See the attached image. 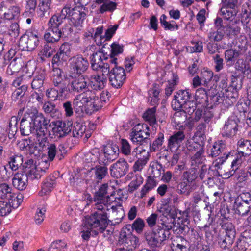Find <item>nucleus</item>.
<instances>
[{
  "instance_id": "obj_1",
  "label": "nucleus",
  "mask_w": 251,
  "mask_h": 251,
  "mask_svg": "<svg viewBox=\"0 0 251 251\" xmlns=\"http://www.w3.org/2000/svg\"><path fill=\"white\" fill-rule=\"evenodd\" d=\"M150 135L149 127L146 124H138L131 130L130 138L133 143L149 147L151 151L159 150L164 142L163 133L159 132L152 143L149 136Z\"/></svg>"
},
{
  "instance_id": "obj_2",
  "label": "nucleus",
  "mask_w": 251,
  "mask_h": 251,
  "mask_svg": "<svg viewBox=\"0 0 251 251\" xmlns=\"http://www.w3.org/2000/svg\"><path fill=\"white\" fill-rule=\"evenodd\" d=\"M219 224L225 232V235L219 236L218 244L220 247L225 251L230 249L234 242L236 236V230L232 223L225 217L220 219Z\"/></svg>"
},
{
  "instance_id": "obj_3",
  "label": "nucleus",
  "mask_w": 251,
  "mask_h": 251,
  "mask_svg": "<svg viewBox=\"0 0 251 251\" xmlns=\"http://www.w3.org/2000/svg\"><path fill=\"white\" fill-rule=\"evenodd\" d=\"M109 220L107 213L96 211L91 215L85 217V225L89 229L97 228L96 234L102 233L107 226Z\"/></svg>"
},
{
  "instance_id": "obj_4",
  "label": "nucleus",
  "mask_w": 251,
  "mask_h": 251,
  "mask_svg": "<svg viewBox=\"0 0 251 251\" xmlns=\"http://www.w3.org/2000/svg\"><path fill=\"white\" fill-rule=\"evenodd\" d=\"M79 98L82 99L87 113L97 111L102 107L100 100L95 90L88 89L79 95Z\"/></svg>"
},
{
  "instance_id": "obj_5",
  "label": "nucleus",
  "mask_w": 251,
  "mask_h": 251,
  "mask_svg": "<svg viewBox=\"0 0 251 251\" xmlns=\"http://www.w3.org/2000/svg\"><path fill=\"white\" fill-rule=\"evenodd\" d=\"M63 9H67V18L70 21V24L78 30H81L84 20L86 17L87 10H83L79 7L71 8L66 5Z\"/></svg>"
},
{
  "instance_id": "obj_6",
  "label": "nucleus",
  "mask_w": 251,
  "mask_h": 251,
  "mask_svg": "<svg viewBox=\"0 0 251 251\" xmlns=\"http://www.w3.org/2000/svg\"><path fill=\"white\" fill-rule=\"evenodd\" d=\"M167 233L165 229L157 228L145 232L144 235L148 244L154 248L160 247L163 242L169 238L170 233L167 234Z\"/></svg>"
},
{
  "instance_id": "obj_7",
  "label": "nucleus",
  "mask_w": 251,
  "mask_h": 251,
  "mask_svg": "<svg viewBox=\"0 0 251 251\" xmlns=\"http://www.w3.org/2000/svg\"><path fill=\"white\" fill-rule=\"evenodd\" d=\"M139 240L138 237L134 235L131 232V226L129 224L124 226L120 233L119 243L122 244L129 250H132V248H135Z\"/></svg>"
},
{
  "instance_id": "obj_8",
  "label": "nucleus",
  "mask_w": 251,
  "mask_h": 251,
  "mask_svg": "<svg viewBox=\"0 0 251 251\" xmlns=\"http://www.w3.org/2000/svg\"><path fill=\"white\" fill-rule=\"evenodd\" d=\"M89 66L87 59L81 55L75 56L70 60V68L74 75H82L87 70Z\"/></svg>"
},
{
  "instance_id": "obj_9",
  "label": "nucleus",
  "mask_w": 251,
  "mask_h": 251,
  "mask_svg": "<svg viewBox=\"0 0 251 251\" xmlns=\"http://www.w3.org/2000/svg\"><path fill=\"white\" fill-rule=\"evenodd\" d=\"M104 157L100 156L98 161L99 164L107 166L115 160L118 157L119 152L118 146L115 144H108L103 147Z\"/></svg>"
},
{
  "instance_id": "obj_10",
  "label": "nucleus",
  "mask_w": 251,
  "mask_h": 251,
  "mask_svg": "<svg viewBox=\"0 0 251 251\" xmlns=\"http://www.w3.org/2000/svg\"><path fill=\"white\" fill-rule=\"evenodd\" d=\"M39 34L31 32L27 35H22L19 40V46L23 50L32 51L36 49L39 44Z\"/></svg>"
},
{
  "instance_id": "obj_11",
  "label": "nucleus",
  "mask_w": 251,
  "mask_h": 251,
  "mask_svg": "<svg viewBox=\"0 0 251 251\" xmlns=\"http://www.w3.org/2000/svg\"><path fill=\"white\" fill-rule=\"evenodd\" d=\"M41 164L36 165L33 159H28L26 161L23 166L25 168V174L26 175L27 179L31 180L40 179L44 173L45 170L43 169L40 166Z\"/></svg>"
},
{
  "instance_id": "obj_12",
  "label": "nucleus",
  "mask_w": 251,
  "mask_h": 251,
  "mask_svg": "<svg viewBox=\"0 0 251 251\" xmlns=\"http://www.w3.org/2000/svg\"><path fill=\"white\" fill-rule=\"evenodd\" d=\"M126 78L125 69L120 66L111 69L109 80L111 85L116 88H120Z\"/></svg>"
},
{
  "instance_id": "obj_13",
  "label": "nucleus",
  "mask_w": 251,
  "mask_h": 251,
  "mask_svg": "<svg viewBox=\"0 0 251 251\" xmlns=\"http://www.w3.org/2000/svg\"><path fill=\"white\" fill-rule=\"evenodd\" d=\"M71 45L68 43H63L59 48L58 51L53 56L52 59L53 65L60 66L63 62L67 61L70 56Z\"/></svg>"
},
{
  "instance_id": "obj_14",
  "label": "nucleus",
  "mask_w": 251,
  "mask_h": 251,
  "mask_svg": "<svg viewBox=\"0 0 251 251\" xmlns=\"http://www.w3.org/2000/svg\"><path fill=\"white\" fill-rule=\"evenodd\" d=\"M29 115L36 129V132L48 130V125L50 120H48L41 112L38 111L29 112Z\"/></svg>"
},
{
  "instance_id": "obj_15",
  "label": "nucleus",
  "mask_w": 251,
  "mask_h": 251,
  "mask_svg": "<svg viewBox=\"0 0 251 251\" xmlns=\"http://www.w3.org/2000/svg\"><path fill=\"white\" fill-rule=\"evenodd\" d=\"M52 128L53 135L58 139L65 137L71 132L72 123L70 121H57L53 123Z\"/></svg>"
},
{
  "instance_id": "obj_16",
  "label": "nucleus",
  "mask_w": 251,
  "mask_h": 251,
  "mask_svg": "<svg viewBox=\"0 0 251 251\" xmlns=\"http://www.w3.org/2000/svg\"><path fill=\"white\" fill-rule=\"evenodd\" d=\"M192 94L188 90H180L174 96L172 106L175 110L181 109L182 105L193 99Z\"/></svg>"
},
{
  "instance_id": "obj_17",
  "label": "nucleus",
  "mask_w": 251,
  "mask_h": 251,
  "mask_svg": "<svg viewBox=\"0 0 251 251\" xmlns=\"http://www.w3.org/2000/svg\"><path fill=\"white\" fill-rule=\"evenodd\" d=\"M129 165L124 159H120L116 163L111 165L110 172L113 177L121 178L126 174L128 171Z\"/></svg>"
},
{
  "instance_id": "obj_18",
  "label": "nucleus",
  "mask_w": 251,
  "mask_h": 251,
  "mask_svg": "<svg viewBox=\"0 0 251 251\" xmlns=\"http://www.w3.org/2000/svg\"><path fill=\"white\" fill-rule=\"evenodd\" d=\"M86 77L87 75H80L73 78L69 82L71 92L79 93L86 91L89 87Z\"/></svg>"
},
{
  "instance_id": "obj_19",
  "label": "nucleus",
  "mask_w": 251,
  "mask_h": 251,
  "mask_svg": "<svg viewBox=\"0 0 251 251\" xmlns=\"http://www.w3.org/2000/svg\"><path fill=\"white\" fill-rule=\"evenodd\" d=\"M109 189L110 188L107 184H102L95 193L94 201L98 203L101 202L103 204H107L110 201V196H113L115 194L114 191L109 193L108 192Z\"/></svg>"
},
{
  "instance_id": "obj_20",
  "label": "nucleus",
  "mask_w": 251,
  "mask_h": 251,
  "mask_svg": "<svg viewBox=\"0 0 251 251\" xmlns=\"http://www.w3.org/2000/svg\"><path fill=\"white\" fill-rule=\"evenodd\" d=\"M244 156L237 153V152L233 151L232 152H228L225 156H222L221 158H219V161L217 162V163H220L222 164L225 161L226 159L228 158H233L232 159L231 168L233 169L234 171L235 170H237V169H240V168L242 164L243 163L244 161Z\"/></svg>"
},
{
  "instance_id": "obj_21",
  "label": "nucleus",
  "mask_w": 251,
  "mask_h": 251,
  "mask_svg": "<svg viewBox=\"0 0 251 251\" xmlns=\"http://www.w3.org/2000/svg\"><path fill=\"white\" fill-rule=\"evenodd\" d=\"M20 130L21 133L24 136H28L35 130L29 112H26L20 122Z\"/></svg>"
},
{
  "instance_id": "obj_22",
  "label": "nucleus",
  "mask_w": 251,
  "mask_h": 251,
  "mask_svg": "<svg viewBox=\"0 0 251 251\" xmlns=\"http://www.w3.org/2000/svg\"><path fill=\"white\" fill-rule=\"evenodd\" d=\"M47 149L48 158L51 161L53 160L55 156L58 158L59 160L62 159L66 153L65 148L62 144L57 146L55 144L51 143L49 145Z\"/></svg>"
},
{
  "instance_id": "obj_23",
  "label": "nucleus",
  "mask_w": 251,
  "mask_h": 251,
  "mask_svg": "<svg viewBox=\"0 0 251 251\" xmlns=\"http://www.w3.org/2000/svg\"><path fill=\"white\" fill-rule=\"evenodd\" d=\"M0 198L7 199L8 201H18L19 199L22 200V196H16L12 192L11 186L6 183H0Z\"/></svg>"
},
{
  "instance_id": "obj_24",
  "label": "nucleus",
  "mask_w": 251,
  "mask_h": 251,
  "mask_svg": "<svg viewBox=\"0 0 251 251\" xmlns=\"http://www.w3.org/2000/svg\"><path fill=\"white\" fill-rule=\"evenodd\" d=\"M185 138L184 132L178 131L169 137L168 140V148L171 151L177 149Z\"/></svg>"
},
{
  "instance_id": "obj_25",
  "label": "nucleus",
  "mask_w": 251,
  "mask_h": 251,
  "mask_svg": "<svg viewBox=\"0 0 251 251\" xmlns=\"http://www.w3.org/2000/svg\"><path fill=\"white\" fill-rule=\"evenodd\" d=\"M238 130V123L236 120L229 119L226 122L222 130L223 137H232L234 136Z\"/></svg>"
},
{
  "instance_id": "obj_26",
  "label": "nucleus",
  "mask_w": 251,
  "mask_h": 251,
  "mask_svg": "<svg viewBox=\"0 0 251 251\" xmlns=\"http://www.w3.org/2000/svg\"><path fill=\"white\" fill-rule=\"evenodd\" d=\"M197 103L194 101V98L185 104H183L181 109L177 110L176 112L175 116L176 117L183 116V120L187 119V114L189 115H192L196 109V104Z\"/></svg>"
},
{
  "instance_id": "obj_27",
  "label": "nucleus",
  "mask_w": 251,
  "mask_h": 251,
  "mask_svg": "<svg viewBox=\"0 0 251 251\" xmlns=\"http://www.w3.org/2000/svg\"><path fill=\"white\" fill-rule=\"evenodd\" d=\"M22 200L18 201H0V216H5L10 214L12 208H17L21 204Z\"/></svg>"
},
{
  "instance_id": "obj_28",
  "label": "nucleus",
  "mask_w": 251,
  "mask_h": 251,
  "mask_svg": "<svg viewBox=\"0 0 251 251\" xmlns=\"http://www.w3.org/2000/svg\"><path fill=\"white\" fill-rule=\"evenodd\" d=\"M89 86H90L91 90H101L104 87L106 79L105 77L98 75H91L88 78Z\"/></svg>"
},
{
  "instance_id": "obj_29",
  "label": "nucleus",
  "mask_w": 251,
  "mask_h": 251,
  "mask_svg": "<svg viewBox=\"0 0 251 251\" xmlns=\"http://www.w3.org/2000/svg\"><path fill=\"white\" fill-rule=\"evenodd\" d=\"M28 179L26 175L24 173H15L12 178L13 186L17 190H25L28 185Z\"/></svg>"
},
{
  "instance_id": "obj_30",
  "label": "nucleus",
  "mask_w": 251,
  "mask_h": 251,
  "mask_svg": "<svg viewBox=\"0 0 251 251\" xmlns=\"http://www.w3.org/2000/svg\"><path fill=\"white\" fill-rule=\"evenodd\" d=\"M101 165H97L91 168L89 171L92 174V176L98 182H100L108 175V168L106 166Z\"/></svg>"
},
{
  "instance_id": "obj_31",
  "label": "nucleus",
  "mask_w": 251,
  "mask_h": 251,
  "mask_svg": "<svg viewBox=\"0 0 251 251\" xmlns=\"http://www.w3.org/2000/svg\"><path fill=\"white\" fill-rule=\"evenodd\" d=\"M63 33V31L59 29L48 27L44 35V38L48 43L57 42L60 40Z\"/></svg>"
},
{
  "instance_id": "obj_32",
  "label": "nucleus",
  "mask_w": 251,
  "mask_h": 251,
  "mask_svg": "<svg viewBox=\"0 0 251 251\" xmlns=\"http://www.w3.org/2000/svg\"><path fill=\"white\" fill-rule=\"evenodd\" d=\"M234 64L236 70L241 72L243 74L244 77H246L247 78H251V67L247 61L243 58H239Z\"/></svg>"
},
{
  "instance_id": "obj_33",
  "label": "nucleus",
  "mask_w": 251,
  "mask_h": 251,
  "mask_svg": "<svg viewBox=\"0 0 251 251\" xmlns=\"http://www.w3.org/2000/svg\"><path fill=\"white\" fill-rule=\"evenodd\" d=\"M67 9H62L59 15H54L49 21V28L59 29V26L67 18Z\"/></svg>"
},
{
  "instance_id": "obj_34",
  "label": "nucleus",
  "mask_w": 251,
  "mask_h": 251,
  "mask_svg": "<svg viewBox=\"0 0 251 251\" xmlns=\"http://www.w3.org/2000/svg\"><path fill=\"white\" fill-rule=\"evenodd\" d=\"M96 3L101 4L99 9V13L100 14L106 12L112 13L116 9L117 6V3L116 2L110 1V0H96Z\"/></svg>"
},
{
  "instance_id": "obj_35",
  "label": "nucleus",
  "mask_w": 251,
  "mask_h": 251,
  "mask_svg": "<svg viewBox=\"0 0 251 251\" xmlns=\"http://www.w3.org/2000/svg\"><path fill=\"white\" fill-rule=\"evenodd\" d=\"M225 60L227 66H232L237 58L241 55V52L239 50L232 49L227 50L224 53Z\"/></svg>"
},
{
  "instance_id": "obj_36",
  "label": "nucleus",
  "mask_w": 251,
  "mask_h": 251,
  "mask_svg": "<svg viewBox=\"0 0 251 251\" xmlns=\"http://www.w3.org/2000/svg\"><path fill=\"white\" fill-rule=\"evenodd\" d=\"M238 152L243 156H249L251 154V140L240 139L238 142Z\"/></svg>"
},
{
  "instance_id": "obj_37",
  "label": "nucleus",
  "mask_w": 251,
  "mask_h": 251,
  "mask_svg": "<svg viewBox=\"0 0 251 251\" xmlns=\"http://www.w3.org/2000/svg\"><path fill=\"white\" fill-rule=\"evenodd\" d=\"M226 145L222 140H219L215 142L211 149L209 156L212 157H216L219 155L221 153L224 152V156H225L227 153L225 152Z\"/></svg>"
},
{
  "instance_id": "obj_38",
  "label": "nucleus",
  "mask_w": 251,
  "mask_h": 251,
  "mask_svg": "<svg viewBox=\"0 0 251 251\" xmlns=\"http://www.w3.org/2000/svg\"><path fill=\"white\" fill-rule=\"evenodd\" d=\"M177 209L175 206L168 203L162 204L159 208V211L162 214L160 216L176 218L177 215Z\"/></svg>"
},
{
  "instance_id": "obj_39",
  "label": "nucleus",
  "mask_w": 251,
  "mask_h": 251,
  "mask_svg": "<svg viewBox=\"0 0 251 251\" xmlns=\"http://www.w3.org/2000/svg\"><path fill=\"white\" fill-rule=\"evenodd\" d=\"M103 59L102 49L100 51L93 53L91 59V65L92 69L97 71L99 69V68L101 67L103 65Z\"/></svg>"
},
{
  "instance_id": "obj_40",
  "label": "nucleus",
  "mask_w": 251,
  "mask_h": 251,
  "mask_svg": "<svg viewBox=\"0 0 251 251\" xmlns=\"http://www.w3.org/2000/svg\"><path fill=\"white\" fill-rule=\"evenodd\" d=\"M176 218H170L169 217L159 216L158 218V223L162 226L161 228L165 229L168 233H169V230L173 229L175 222Z\"/></svg>"
},
{
  "instance_id": "obj_41",
  "label": "nucleus",
  "mask_w": 251,
  "mask_h": 251,
  "mask_svg": "<svg viewBox=\"0 0 251 251\" xmlns=\"http://www.w3.org/2000/svg\"><path fill=\"white\" fill-rule=\"evenodd\" d=\"M201 77L202 81V85L207 86L211 81L217 82L219 77L217 75H214L213 73L210 70L203 69L201 73Z\"/></svg>"
},
{
  "instance_id": "obj_42",
  "label": "nucleus",
  "mask_w": 251,
  "mask_h": 251,
  "mask_svg": "<svg viewBox=\"0 0 251 251\" xmlns=\"http://www.w3.org/2000/svg\"><path fill=\"white\" fill-rule=\"evenodd\" d=\"M107 45V44L105 43L102 47V52L103 53V65H105L107 68V66H109V68L111 69L114 67H118L117 60V58L111 55L110 54H107L104 50L105 48V46Z\"/></svg>"
},
{
  "instance_id": "obj_43",
  "label": "nucleus",
  "mask_w": 251,
  "mask_h": 251,
  "mask_svg": "<svg viewBox=\"0 0 251 251\" xmlns=\"http://www.w3.org/2000/svg\"><path fill=\"white\" fill-rule=\"evenodd\" d=\"M23 162V157L22 155H14L10 156L8 158L7 164H6L9 168L13 172L17 171L22 165Z\"/></svg>"
},
{
  "instance_id": "obj_44",
  "label": "nucleus",
  "mask_w": 251,
  "mask_h": 251,
  "mask_svg": "<svg viewBox=\"0 0 251 251\" xmlns=\"http://www.w3.org/2000/svg\"><path fill=\"white\" fill-rule=\"evenodd\" d=\"M7 69L6 73L9 75H13L18 73L22 67L21 58L17 56L14 57L11 61Z\"/></svg>"
},
{
  "instance_id": "obj_45",
  "label": "nucleus",
  "mask_w": 251,
  "mask_h": 251,
  "mask_svg": "<svg viewBox=\"0 0 251 251\" xmlns=\"http://www.w3.org/2000/svg\"><path fill=\"white\" fill-rule=\"evenodd\" d=\"M42 108L46 114H49L52 118L58 117L60 114L59 111L56 108L55 104L49 101L45 102Z\"/></svg>"
},
{
  "instance_id": "obj_46",
  "label": "nucleus",
  "mask_w": 251,
  "mask_h": 251,
  "mask_svg": "<svg viewBox=\"0 0 251 251\" xmlns=\"http://www.w3.org/2000/svg\"><path fill=\"white\" fill-rule=\"evenodd\" d=\"M234 207L236 209V213L241 216H247L251 210V205L250 204L235 201Z\"/></svg>"
},
{
  "instance_id": "obj_47",
  "label": "nucleus",
  "mask_w": 251,
  "mask_h": 251,
  "mask_svg": "<svg viewBox=\"0 0 251 251\" xmlns=\"http://www.w3.org/2000/svg\"><path fill=\"white\" fill-rule=\"evenodd\" d=\"M188 223L189 222L186 219L181 224L175 222L172 230L176 234H185L189 231V227L187 225Z\"/></svg>"
},
{
  "instance_id": "obj_48",
  "label": "nucleus",
  "mask_w": 251,
  "mask_h": 251,
  "mask_svg": "<svg viewBox=\"0 0 251 251\" xmlns=\"http://www.w3.org/2000/svg\"><path fill=\"white\" fill-rule=\"evenodd\" d=\"M188 241L182 236H177L174 240L173 246L175 251H187Z\"/></svg>"
},
{
  "instance_id": "obj_49",
  "label": "nucleus",
  "mask_w": 251,
  "mask_h": 251,
  "mask_svg": "<svg viewBox=\"0 0 251 251\" xmlns=\"http://www.w3.org/2000/svg\"><path fill=\"white\" fill-rule=\"evenodd\" d=\"M226 98L231 101V104H233L236 102L237 99L238 98V92L237 86L228 87L225 90Z\"/></svg>"
},
{
  "instance_id": "obj_50",
  "label": "nucleus",
  "mask_w": 251,
  "mask_h": 251,
  "mask_svg": "<svg viewBox=\"0 0 251 251\" xmlns=\"http://www.w3.org/2000/svg\"><path fill=\"white\" fill-rule=\"evenodd\" d=\"M225 33L224 27L218 28L216 31H210L208 33V38L210 41L219 42L223 39Z\"/></svg>"
},
{
  "instance_id": "obj_51",
  "label": "nucleus",
  "mask_w": 251,
  "mask_h": 251,
  "mask_svg": "<svg viewBox=\"0 0 251 251\" xmlns=\"http://www.w3.org/2000/svg\"><path fill=\"white\" fill-rule=\"evenodd\" d=\"M48 130L43 131V132H36V139L39 146L43 149L47 146L49 147L50 144L49 142L47 134Z\"/></svg>"
},
{
  "instance_id": "obj_52",
  "label": "nucleus",
  "mask_w": 251,
  "mask_h": 251,
  "mask_svg": "<svg viewBox=\"0 0 251 251\" xmlns=\"http://www.w3.org/2000/svg\"><path fill=\"white\" fill-rule=\"evenodd\" d=\"M72 136L75 138L81 137L86 131V126L79 123L75 124L74 126H72Z\"/></svg>"
},
{
  "instance_id": "obj_53",
  "label": "nucleus",
  "mask_w": 251,
  "mask_h": 251,
  "mask_svg": "<svg viewBox=\"0 0 251 251\" xmlns=\"http://www.w3.org/2000/svg\"><path fill=\"white\" fill-rule=\"evenodd\" d=\"M151 177L152 178H159L161 174L164 173V170L163 169L162 166L158 162H153L151 164Z\"/></svg>"
},
{
  "instance_id": "obj_54",
  "label": "nucleus",
  "mask_w": 251,
  "mask_h": 251,
  "mask_svg": "<svg viewBox=\"0 0 251 251\" xmlns=\"http://www.w3.org/2000/svg\"><path fill=\"white\" fill-rule=\"evenodd\" d=\"M195 99L197 104H205L207 101V95L205 90L200 88L195 93Z\"/></svg>"
},
{
  "instance_id": "obj_55",
  "label": "nucleus",
  "mask_w": 251,
  "mask_h": 251,
  "mask_svg": "<svg viewBox=\"0 0 251 251\" xmlns=\"http://www.w3.org/2000/svg\"><path fill=\"white\" fill-rule=\"evenodd\" d=\"M157 185L156 181L152 177L149 176L146 184L141 191V197L143 198L150 190L152 189Z\"/></svg>"
},
{
  "instance_id": "obj_56",
  "label": "nucleus",
  "mask_w": 251,
  "mask_h": 251,
  "mask_svg": "<svg viewBox=\"0 0 251 251\" xmlns=\"http://www.w3.org/2000/svg\"><path fill=\"white\" fill-rule=\"evenodd\" d=\"M40 2L37 13L39 17H42L45 16V13L50 9L51 0H40Z\"/></svg>"
},
{
  "instance_id": "obj_57",
  "label": "nucleus",
  "mask_w": 251,
  "mask_h": 251,
  "mask_svg": "<svg viewBox=\"0 0 251 251\" xmlns=\"http://www.w3.org/2000/svg\"><path fill=\"white\" fill-rule=\"evenodd\" d=\"M156 106L151 108H148L144 113L143 117L144 119L150 122V125H153L156 123L155 112Z\"/></svg>"
},
{
  "instance_id": "obj_58",
  "label": "nucleus",
  "mask_w": 251,
  "mask_h": 251,
  "mask_svg": "<svg viewBox=\"0 0 251 251\" xmlns=\"http://www.w3.org/2000/svg\"><path fill=\"white\" fill-rule=\"evenodd\" d=\"M221 13L223 18L227 20H232L237 14V11L235 8L228 7H222L221 9Z\"/></svg>"
},
{
  "instance_id": "obj_59",
  "label": "nucleus",
  "mask_w": 251,
  "mask_h": 251,
  "mask_svg": "<svg viewBox=\"0 0 251 251\" xmlns=\"http://www.w3.org/2000/svg\"><path fill=\"white\" fill-rule=\"evenodd\" d=\"M224 30H226V33L228 36H235L240 32V27L235 23L229 24L225 26Z\"/></svg>"
},
{
  "instance_id": "obj_60",
  "label": "nucleus",
  "mask_w": 251,
  "mask_h": 251,
  "mask_svg": "<svg viewBox=\"0 0 251 251\" xmlns=\"http://www.w3.org/2000/svg\"><path fill=\"white\" fill-rule=\"evenodd\" d=\"M7 167V165L0 166V179L4 181H8L13 175V171Z\"/></svg>"
},
{
  "instance_id": "obj_61",
  "label": "nucleus",
  "mask_w": 251,
  "mask_h": 251,
  "mask_svg": "<svg viewBox=\"0 0 251 251\" xmlns=\"http://www.w3.org/2000/svg\"><path fill=\"white\" fill-rule=\"evenodd\" d=\"M178 77L177 75L173 74L172 80L168 81V84L165 88V94L167 96H170L175 89L178 81Z\"/></svg>"
},
{
  "instance_id": "obj_62",
  "label": "nucleus",
  "mask_w": 251,
  "mask_h": 251,
  "mask_svg": "<svg viewBox=\"0 0 251 251\" xmlns=\"http://www.w3.org/2000/svg\"><path fill=\"white\" fill-rule=\"evenodd\" d=\"M20 14V8L18 6H12L9 8L7 11L4 13V18L10 20L17 17Z\"/></svg>"
},
{
  "instance_id": "obj_63",
  "label": "nucleus",
  "mask_w": 251,
  "mask_h": 251,
  "mask_svg": "<svg viewBox=\"0 0 251 251\" xmlns=\"http://www.w3.org/2000/svg\"><path fill=\"white\" fill-rule=\"evenodd\" d=\"M204 151V149H203L201 151H196L191 157L190 163L191 166H198L199 164L202 163Z\"/></svg>"
},
{
  "instance_id": "obj_64",
  "label": "nucleus",
  "mask_w": 251,
  "mask_h": 251,
  "mask_svg": "<svg viewBox=\"0 0 251 251\" xmlns=\"http://www.w3.org/2000/svg\"><path fill=\"white\" fill-rule=\"evenodd\" d=\"M198 178L205 182V179L211 180V176L209 175V168L206 165H203L201 166L200 169L198 172Z\"/></svg>"
}]
</instances>
